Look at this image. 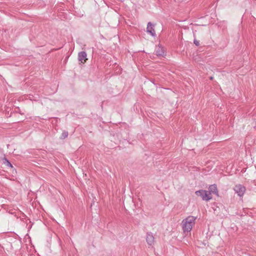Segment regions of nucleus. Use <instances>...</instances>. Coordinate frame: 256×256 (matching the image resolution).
<instances>
[{"mask_svg":"<svg viewBox=\"0 0 256 256\" xmlns=\"http://www.w3.org/2000/svg\"><path fill=\"white\" fill-rule=\"evenodd\" d=\"M87 54L85 52H80L78 54V60L82 63L86 62L88 58H86Z\"/></svg>","mask_w":256,"mask_h":256,"instance_id":"5","label":"nucleus"},{"mask_svg":"<svg viewBox=\"0 0 256 256\" xmlns=\"http://www.w3.org/2000/svg\"><path fill=\"white\" fill-rule=\"evenodd\" d=\"M146 30L147 32L150 33L152 36H155L156 34L154 28V25L150 22H148Z\"/></svg>","mask_w":256,"mask_h":256,"instance_id":"6","label":"nucleus"},{"mask_svg":"<svg viewBox=\"0 0 256 256\" xmlns=\"http://www.w3.org/2000/svg\"><path fill=\"white\" fill-rule=\"evenodd\" d=\"M146 240L149 246H152L154 244V238L152 232L147 233Z\"/></svg>","mask_w":256,"mask_h":256,"instance_id":"4","label":"nucleus"},{"mask_svg":"<svg viewBox=\"0 0 256 256\" xmlns=\"http://www.w3.org/2000/svg\"><path fill=\"white\" fill-rule=\"evenodd\" d=\"M194 44L196 46H198L199 44H200V43H199V42L197 40H194Z\"/></svg>","mask_w":256,"mask_h":256,"instance_id":"10","label":"nucleus"},{"mask_svg":"<svg viewBox=\"0 0 256 256\" xmlns=\"http://www.w3.org/2000/svg\"><path fill=\"white\" fill-rule=\"evenodd\" d=\"M235 192L240 196H242L246 191V188L244 186L241 184L236 185L234 188Z\"/></svg>","mask_w":256,"mask_h":256,"instance_id":"3","label":"nucleus"},{"mask_svg":"<svg viewBox=\"0 0 256 256\" xmlns=\"http://www.w3.org/2000/svg\"><path fill=\"white\" fill-rule=\"evenodd\" d=\"M196 194L198 196L202 197L203 200L208 201L212 199V196H210V193L208 191L205 190H200L196 192Z\"/></svg>","mask_w":256,"mask_h":256,"instance_id":"2","label":"nucleus"},{"mask_svg":"<svg viewBox=\"0 0 256 256\" xmlns=\"http://www.w3.org/2000/svg\"><path fill=\"white\" fill-rule=\"evenodd\" d=\"M210 80H212L213 78L212 77H210Z\"/></svg>","mask_w":256,"mask_h":256,"instance_id":"12","label":"nucleus"},{"mask_svg":"<svg viewBox=\"0 0 256 256\" xmlns=\"http://www.w3.org/2000/svg\"><path fill=\"white\" fill-rule=\"evenodd\" d=\"M208 193H210V196L212 194H214L218 196V190L216 186V184L210 185L208 188Z\"/></svg>","mask_w":256,"mask_h":256,"instance_id":"7","label":"nucleus"},{"mask_svg":"<svg viewBox=\"0 0 256 256\" xmlns=\"http://www.w3.org/2000/svg\"><path fill=\"white\" fill-rule=\"evenodd\" d=\"M68 136V132L64 131L62 133L61 138L64 139V138H67Z\"/></svg>","mask_w":256,"mask_h":256,"instance_id":"9","label":"nucleus"},{"mask_svg":"<svg viewBox=\"0 0 256 256\" xmlns=\"http://www.w3.org/2000/svg\"><path fill=\"white\" fill-rule=\"evenodd\" d=\"M196 219V217L190 216L183 220L182 225L184 232H189L192 230V226L195 224Z\"/></svg>","mask_w":256,"mask_h":256,"instance_id":"1","label":"nucleus"},{"mask_svg":"<svg viewBox=\"0 0 256 256\" xmlns=\"http://www.w3.org/2000/svg\"><path fill=\"white\" fill-rule=\"evenodd\" d=\"M7 166L12 167V164L8 161L6 160Z\"/></svg>","mask_w":256,"mask_h":256,"instance_id":"11","label":"nucleus"},{"mask_svg":"<svg viewBox=\"0 0 256 256\" xmlns=\"http://www.w3.org/2000/svg\"><path fill=\"white\" fill-rule=\"evenodd\" d=\"M155 52L158 56H163L164 52L163 48L158 46L156 47Z\"/></svg>","mask_w":256,"mask_h":256,"instance_id":"8","label":"nucleus"}]
</instances>
